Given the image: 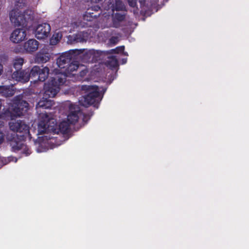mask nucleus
I'll list each match as a JSON object with an SVG mask.
<instances>
[{
	"mask_svg": "<svg viewBox=\"0 0 249 249\" xmlns=\"http://www.w3.org/2000/svg\"><path fill=\"white\" fill-rule=\"evenodd\" d=\"M1 107H2V103H1V101L0 100V109H1Z\"/></svg>",
	"mask_w": 249,
	"mask_h": 249,
	"instance_id": "41",
	"label": "nucleus"
},
{
	"mask_svg": "<svg viewBox=\"0 0 249 249\" xmlns=\"http://www.w3.org/2000/svg\"><path fill=\"white\" fill-rule=\"evenodd\" d=\"M81 89L82 91H85L86 94L83 96L79 100L80 105L85 107L92 105L97 108L99 103L102 100L98 87L97 86L82 85Z\"/></svg>",
	"mask_w": 249,
	"mask_h": 249,
	"instance_id": "2",
	"label": "nucleus"
},
{
	"mask_svg": "<svg viewBox=\"0 0 249 249\" xmlns=\"http://www.w3.org/2000/svg\"><path fill=\"white\" fill-rule=\"evenodd\" d=\"M127 62V58H123L122 59V64H124Z\"/></svg>",
	"mask_w": 249,
	"mask_h": 249,
	"instance_id": "38",
	"label": "nucleus"
},
{
	"mask_svg": "<svg viewBox=\"0 0 249 249\" xmlns=\"http://www.w3.org/2000/svg\"><path fill=\"white\" fill-rule=\"evenodd\" d=\"M12 78L13 80L26 83L28 82V75L27 70H18L15 71L12 74Z\"/></svg>",
	"mask_w": 249,
	"mask_h": 249,
	"instance_id": "12",
	"label": "nucleus"
},
{
	"mask_svg": "<svg viewBox=\"0 0 249 249\" xmlns=\"http://www.w3.org/2000/svg\"><path fill=\"white\" fill-rule=\"evenodd\" d=\"M71 38H72V40L75 42H81L84 40V37L81 34H76Z\"/></svg>",
	"mask_w": 249,
	"mask_h": 249,
	"instance_id": "28",
	"label": "nucleus"
},
{
	"mask_svg": "<svg viewBox=\"0 0 249 249\" xmlns=\"http://www.w3.org/2000/svg\"><path fill=\"white\" fill-rule=\"evenodd\" d=\"M44 96L49 98L53 97L60 90V87L55 85L50 79L47 83H45L44 86Z\"/></svg>",
	"mask_w": 249,
	"mask_h": 249,
	"instance_id": "10",
	"label": "nucleus"
},
{
	"mask_svg": "<svg viewBox=\"0 0 249 249\" xmlns=\"http://www.w3.org/2000/svg\"><path fill=\"white\" fill-rule=\"evenodd\" d=\"M12 116V113L9 108H7L0 114V118L7 120Z\"/></svg>",
	"mask_w": 249,
	"mask_h": 249,
	"instance_id": "27",
	"label": "nucleus"
},
{
	"mask_svg": "<svg viewBox=\"0 0 249 249\" xmlns=\"http://www.w3.org/2000/svg\"><path fill=\"white\" fill-rule=\"evenodd\" d=\"M115 50L116 54L121 53L122 52H124V46H121L117 47L115 48Z\"/></svg>",
	"mask_w": 249,
	"mask_h": 249,
	"instance_id": "30",
	"label": "nucleus"
},
{
	"mask_svg": "<svg viewBox=\"0 0 249 249\" xmlns=\"http://www.w3.org/2000/svg\"><path fill=\"white\" fill-rule=\"evenodd\" d=\"M54 103L53 100L47 99L43 97L37 104L36 108L38 109H50L54 105Z\"/></svg>",
	"mask_w": 249,
	"mask_h": 249,
	"instance_id": "15",
	"label": "nucleus"
},
{
	"mask_svg": "<svg viewBox=\"0 0 249 249\" xmlns=\"http://www.w3.org/2000/svg\"><path fill=\"white\" fill-rule=\"evenodd\" d=\"M4 140V134L3 133L0 131V144L2 143Z\"/></svg>",
	"mask_w": 249,
	"mask_h": 249,
	"instance_id": "36",
	"label": "nucleus"
},
{
	"mask_svg": "<svg viewBox=\"0 0 249 249\" xmlns=\"http://www.w3.org/2000/svg\"><path fill=\"white\" fill-rule=\"evenodd\" d=\"M125 18V14L116 13L112 18L113 27L118 28L120 26V22L124 21Z\"/></svg>",
	"mask_w": 249,
	"mask_h": 249,
	"instance_id": "18",
	"label": "nucleus"
},
{
	"mask_svg": "<svg viewBox=\"0 0 249 249\" xmlns=\"http://www.w3.org/2000/svg\"><path fill=\"white\" fill-rule=\"evenodd\" d=\"M28 108L29 104L27 101L16 99L13 103L12 109L15 115L20 116L24 115L28 110Z\"/></svg>",
	"mask_w": 249,
	"mask_h": 249,
	"instance_id": "7",
	"label": "nucleus"
},
{
	"mask_svg": "<svg viewBox=\"0 0 249 249\" xmlns=\"http://www.w3.org/2000/svg\"><path fill=\"white\" fill-rule=\"evenodd\" d=\"M51 58L50 53L47 49H41L35 55V61L38 64H42L49 61Z\"/></svg>",
	"mask_w": 249,
	"mask_h": 249,
	"instance_id": "13",
	"label": "nucleus"
},
{
	"mask_svg": "<svg viewBox=\"0 0 249 249\" xmlns=\"http://www.w3.org/2000/svg\"><path fill=\"white\" fill-rule=\"evenodd\" d=\"M71 51L75 53L76 58L80 60L83 63H89L92 62L91 50L85 51V50H71Z\"/></svg>",
	"mask_w": 249,
	"mask_h": 249,
	"instance_id": "9",
	"label": "nucleus"
},
{
	"mask_svg": "<svg viewBox=\"0 0 249 249\" xmlns=\"http://www.w3.org/2000/svg\"><path fill=\"white\" fill-rule=\"evenodd\" d=\"M72 58H76L75 53L71 51L62 53L57 59L56 64L61 69H64L68 64L72 60Z\"/></svg>",
	"mask_w": 249,
	"mask_h": 249,
	"instance_id": "6",
	"label": "nucleus"
},
{
	"mask_svg": "<svg viewBox=\"0 0 249 249\" xmlns=\"http://www.w3.org/2000/svg\"><path fill=\"white\" fill-rule=\"evenodd\" d=\"M51 31V26L48 23L38 24L35 31L36 37L38 39H44L48 37Z\"/></svg>",
	"mask_w": 249,
	"mask_h": 249,
	"instance_id": "8",
	"label": "nucleus"
},
{
	"mask_svg": "<svg viewBox=\"0 0 249 249\" xmlns=\"http://www.w3.org/2000/svg\"><path fill=\"white\" fill-rule=\"evenodd\" d=\"M95 2L96 3H99L100 2H102L103 1V0H95Z\"/></svg>",
	"mask_w": 249,
	"mask_h": 249,
	"instance_id": "40",
	"label": "nucleus"
},
{
	"mask_svg": "<svg viewBox=\"0 0 249 249\" xmlns=\"http://www.w3.org/2000/svg\"><path fill=\"white\" fill-rule=\"evenodd\" d=\"M49 71L47 67L40 69L39 66H35L30 71L28 70V81L31 78L34 82H44L48 78Z\"/></svg>",
	"mask_w": 249,
	"mask_h": 249,
	"instance_id": "5",
	"label": "nucleus"
},
{
	"mask_svg": "<svg viewBox=\"0 0 249 249\" xmlns=\"http://www.w3.org/2000/svg\"><path fill=\"white\" fill-rule=\"evenodd\" d=\"M77 58H72V60L68 64V66L64 69L63 72L66 74H71L73 71H76L79 67V62L75 60Z\"/></svg>",
	"mask_w": 249,
	"mask_h": 249,
	"instance_id": "16",
	"label": "nucleus"
},
{
	"mask_svg": "<svg viewBox=\"0 0 249 249\" xmlns=\"http://www.w3.org/2000/svg\"><path fill=\"white\" fill-rule=\"evenodd\" d=\"M107 58L106 64L109 69L113 70L119 67L118 61L115 56H109Z\"/></svg>",
	"mask_w": 249,
	"mask_h": 249,
	"instance_id": "19",
	"label": "nucleus"
},
{
	"mask_svg": "<svg viewBox=\"0 0 249 249\" xmlns=\"http://www.w3.org/2000/svg\"><path fill=\"white\" fill-rule=\"evenodd\" d=\"M3 65L0 63V76L1 75L3 72Z\"/></svg>",
	"mask_w": 249,
	"mask_h": 249,
	"instance_id": "37",
	"label": "nucleus"
},
{
	"mask_svg": "<svg viewBox=\"0 0 249 249\" xmlns=\"http://www.w3.org/2000/svg\"><path fill=\"white\" fill-rule=\"evenodd\" d=\"M26 0H18L16 1L15 7L10 13V19L15 26L26 27L29 15L26 17L28 11L22 12L21 9L26 6Z\"/></svg>",
	"mask_w": 249,
	"mask_h": 249,
	"instance_id": "3",
	"label": "nucleus"
},
{
	"mask_svg": "<svg viewBox=\"0 0 249 249\" xmlns=\"http://www.w3.org/2000/svg\"><path fill=\"white\" fill-rule=\"evenodd\" d=\"M45 118H42L38 124V135L48 133L56 129L57 123L55 119L51 118L47 114H44Z\"/></svg>",
	"mask_w": 249,
	"mask_h": 249,
	"instance_id": "4",
	"label": "nucleus"
},
{
	"mask_svg": "<svg viewBox=\"0 0 249 249\" xmlns=\"http://www.w3.org/2000/svg\"><path fill=\"white\" fill-rule=\"evenodd\" d=\"M88 72V71L87 69L82 70L80 72V76L81 77H84L87 74Z\"/></svg>",
	"mask_w": 249,
	"mask_h": 249,
	"instance_id": "34",
	"label": "nucleus"
},
{
	"mask_svg": "<svg viewBox=\"0 0 249 249\" xmlns=\"http://www.w3.org/2000/svg\"><path fill=\"white\" fill-rule=\"evenodd\" d=\"M50 80L53 82L55 85H57L59 87L60 86L63 85L66 82V78L65 77H61L59 75H56L54 77H52Z\"/></svg>",
	"mask_w": 249,
	"mask_h": 249,
	"instance_id": "24",
	"label": "nucleus"
},
{
	"mask_svg": "<svg viewBox=\"0 0 249 249\" xmlns=\"http://www.w3.org/2000/svg\"><path fill=\"white\" fill-rule=\"evenodd\" d=\"M137 0H127L128 5L131 7H135L137 6Z\"/></svg>",
	"mask_w": 249,
	"mask_h": 249,
	"instance_id": "29",
	"label": "nucleus"
},
{
	"mask_svg": "<svg viewBox=\"0 0 249 249\" xmlns=\"http://www.w3.org/2000/svg\"><path fill=\"white\" fill-rule=\"evenodd\" d=\"M79 111H71L67 116V121L70 124H74L79 120Z\"/></svg>",
	"mask_w": 249,
	"mask_h": 249,
	"instance_id": "20",
	"label": "nucleus"
},
{
	"mask_svg": "<svg viewBox=\"0 0 249 249\" xmlns=\"http://www.w3.org/2000/svg\"><path fill=\"white\" fill-rule=\"evenodd\" d=\"M112 10L114 11H126L125 6L121 0H115V4L112 6Z\"/></svg>",
	"mask_w": 249,
	"mask_h": 249,
	"instance_id": "22",
	"label": "nucleus"
},
{
	"mask_svg": "<svg viewBox=\"0 0 249 249\" xmlns=\"http://www.w3.org/2000/svg\"><path fill=\"white\" fill-rule=\"evenodd\" d=\"M15 94L13 86H0V94L7 97H11Z\"/></svg>",
	"mask_w": 249,
	"mask_h": 249,
	"instance_id": "17",
	"label": "nucleus"
},
{
	"mask_svg": "<svg viewBox=\"0 0 249 249\" xmlns=\"http://www.w3.org/2000/svg\"><path fill=\"white\" fill-rule=\"evenodd\" d=\"M59 129L62 133H67L70 129L69 123L66 121L61 122L59 124Z\"/></svg>",
	"mask_w": 249,
	"mask_h": 249,
	"instance_id": "25",
	"label": "nucleus"
},
{
	"mask_svg": "<svg viewBox=\"0 0 249 249\" xmlns=\"http://www.w3.org/2000/svg\"><path fill=\"white\" fill-rule=\"evenodd\" d=\"M106 54H116L115 49H111L107 51Z\"/></svg>",
	"mask_w": 249,
	"mask_h": 249,
	"instance_id": "35",
	"label": "nucleus"
},
{
	"mask_svg": "<svg viewBox=\"0 0 249 249\" xmlns=\"http://www.w3.org/2000/svg\"><path fill=\"white\" fill-rule=\"evenodd\" d=\"M21 27L22 28L15 29L11 34L10 40L14 43H18L25 38L26 31L23 28V27L21 26ZM25 28H27V27Z\"/></svg>",
	"mask_w": 249,
	"mask_h": 249,
	"instance_id": "11",
	"label": "nucleus"
},
{
	"mask_svg": "<svg viewBox=\"0 0 249 249\" xmlns=\"http://www.w3.org/2000/svg\"><path fill=\"white\" fill-rule=\"evenodd\" d=\"M10 129L14 132L8 135L7 140L9 142L12 151L18 152L22 150V153L26 156L31 153V150L24 143L27 137L31 139L29 126L24 121L18 120L9 124Z\"/></svg>",
	"mask_w": 249,
	"mask_h": 249,
	"instance_id": "1",
	"label": "nucleus"
},
{
	"mask_svg": "<svg viewBox=\"0 0 249 249\" xmlns=\"http://www.w3.org/2000/svg\"><path fill=\"white\" fill-rule=\"evenodd\" d=\"M91 11H94L96 12L99 11V10H100V7L98 5L94 6L91 7V8L90 9Z\"/></svg>",
	"mask_w": 249,
	"mask_h": 249,
	"instance_id": "33",
	"label": "nucleus"
},
{
	"mask_svg": "<svg viewBox=\"0 0 249 249\" xmlns=\"http://www.w3.org/2000/svg\"><path fill=\"white\" fill-rule=\"evenodd\" d=\"M118 39L117 37L112 36L109 39V42L113 44H116L118 42Z\"/></svg>",
	"mask_w": 249,
	"mask_h": 249,
	"instance_id": "31",
	"label": "nucleus"
},
{
	"mask_svg": "<svg viewBox=\"0 0 249 249\" xmlns=\"http://www.w3.org/2000/svg\"><path fill=\"white\" fill-rule=\"evenodd\" d=\"M92 55H91V63L96 62L98 60L100 59L101 55L103 53V52L101 51H95L94 50H91Z\"/></svg>",
	"mask_w": 249,
	"mask_h": 249,
	"instance_id": "26",
	"label": "nucleus"
},
{
	"mask_svg": "<svg viewBox=\"0 0 249 249\" xmlns=\"http://www.w3.org/2000/svg\"><path fill=\"white\" fill-rule=\"evenodd\" d=\"M39 46V42L35 39H30L23 44L24 51L28 53H31L36 51Z\"/></svg>",
	"mask_w": 249,
	"mask_h": 249,
	"instance_id": "14",
	"label": "nucleus"
},
{
	"mask_svg": "<svg viewBox=\"0 0 249 249\" xmlns=\"http://www.w3.org/2000/svg\"><path fill=\"white\" fill-rule=\"evenodd\" d=\"M0 161L1 162V164L0 165L1 166L5 165L8 163L7 159L5 158H0Z\"/></svg>",
	"mask_w": 249,
	"mask_h": 249,
	"instance_id": "32",
	"label": "nucleus"
},
{
	"mask_svg": "<svg viewBox=\"0 0 249 249\" xmlns=\"http://www.w3.org/2000/svg\"><path fill=\"white\" fill-rule=\"evenodd\" d=\"M90 9H88L87 11L86 12V13L84 15V19L87 21H92L93 18H97L99 17L100 14H95L93 12H91Z\"/></svg>",
	"mask_w": 249,
	"mask_h": 249,
	"instance_id": "23",
	"label": "nucleus"
},
{
	"mask_svg": "<svg viewBox=\"0 0 249 249\" xmlns=\"http://www.w3.org/2000/svg\"><path fill=\"white\" fill-rule=\"evenodd\" d=\"M122 54L124 55H126V56H128V53L127 52H124H124H122Z\"/></svg>",
	"mask_w": 249,
	"mask_h": 249,
	"instance_id": "39",
	"label": "nucleus"
},
{
	"mask_svg": "<svg viewBox=\"0 0 249 249\" xmlns=\"http://www.w3.org/2000/svg\"><path fill=\"white\" fill-rule=\"evenodd\" d=\"M24 63V59L22 57H16L13 61V67L15 71L22 69V66Z\"/></svg>",
	"mask_w": 249,
	"mask_h": 249,
	"instance_id": "21",
	"label": "nucleus"
}]
</instances>
